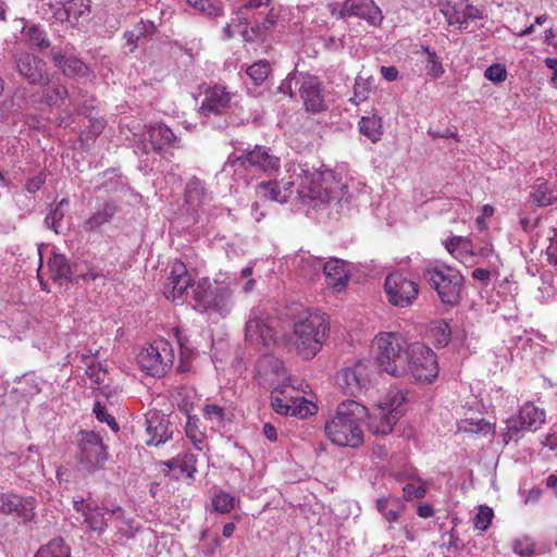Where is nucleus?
Returning <instances> with one entry per match:
<instances>
[{"label":"nucleus","mask_w":557,"mask_h":557,"mask_svg":"<svg viewBox=\"0 0 557 557\" xmlns=\"http://www.w3.org/2000/svg\"><path fill=\"white\" fill-rule=\"evenodd\" d=\"M125 42L123 49L126 53H133L137 48V41L139 39L133 32H126L123 36Z\"/></svg>","instance_id":"nucleus-62"},{"label":"nucleus","mask_w":557,"mask_h":557,"mask_svg":"<svg viewBox=\"0 0 557 557\" xmlns=\"http://www.w3.org/2000/svg\"><path fill=\"white\" fill-rule=\"evenodd\" d=\"M173 361V349L164 338L154 339L141 350V371L150 376H163Z\"/></svg>","instance_id":"nucleus-11"},{"label":"nucleus","mask_w":557,"mask_h":557,"mask_svg":"<svg viewBox=\"0 0 557 557\" xmlns=\"http://www.w3.org/2000/svg\"><path fill=\"white\" fill-rule=\"evenodd\" d=\"M553 235L548 237L549 245L546 248L547 260L550 264H557V231L552 230Z\"/></svg>","instance_id":"nucleus-57"},{"label":"nucleus","mask_w":557,"mask_h":557,"mask_svg":"<svg viewBox=\"0 0 557 557\" xmlns=\"http://www.w3.org/2000/svg\"><path fill=\"white\" fill-rule=\"evenodd\" d=\"M18 73L30 84H41L46 79V63L30 53H23L16 59Z\"/></svg>","instance_id":"nucleus-26"},{"label":"nucleus","mask_w":557,"mask_h":557,"mask_svg":"<svg viewBox=\"0 0 557 557\" xmlns=\"http://www.w3.org/2000/svg\"><path fill=\"white\" fill-rule=\"evenodd\" d=\"M270 73V64L268 61H259L247 69V74L257 84L263 83Z\"/></svg>","instance_id":"nucleus-49"},{"label":"nucleus","mask_w":557,"mask_h":557,"mask_svg":"<svg viewBox=\"0 0 557 557\" xmlns=\"http://www.w3.org/2000/svg\"><path fill=\"white\" fill-rule=\"evenodd\" d=\"M79 451V463L90 473L102 468L108 457L102 438L95 432L81 433Z\"/></svg>","instance_id":"nucleus-14"},{"label":"nucleus","mask_w":557,"mask_h":557,"mask_svg":"<svg viewBox=\"0 0 557 557\" xmlns=\"http://www.w3.org/2000/svg\"><path fill=\"white\" fill-rule=\"evenodd\" d=\"M69 207V200L63 198L54 208H50L45 224L48 228L59 234L62 231V221L65 214V209Z\"/></svg>","instance_id":"nucleus-41"},{"label":"nucleus","mask_w":557,"mask_h":557,"mask_svg":"<svg viewBox=\"0 0 557 557\" xmlns=\"http://www.w3.org/2000/svg\"><path fill=\"white\" fill-rule=\"evenodd\" d=\"M0 513L14 515L24 521H29L35 517V499L16 494H1Z\"/></svg>","instance_id":"nucleus-22"},{"label":"nucleus","mask_w":557,"mask_h":557,"mask_svg":"<svg viewBox=\"0 0 557 557\" xmlns=\"http://www.w3.org/2000/svg\"><path fill=\"white\" fill-rule=\"evenodd\" d=\"M294 263L299 268L300 274L306 278H312L315 274L323 269L321 259L313 256H297Z\"/></svg>","instance_id":"nucleus-42"},{"label":"nucleus","mask_w":557,"mask_h":557,"mask_svg":"<svg viewBox=\"0 0 557 557\" xmlns=\"http://www.w3.org/2000/svg\"><path fill=\"white\" fill-rule=\"evenodd\" d=\"M196 462L197 457L191 453L177 455L176 457L162 462V466L165 467L163 472L171 474L175 479H178L183 474H186L187 478H193L197 471Z\"/></svg>","instance_id":"nucleus-29"},{"label":"nucleus","mask_w":557,"mask_h":557,"mask_svg":"<svg viewBox=\"0 0 557 557\" xmlns=\"http://www.w3.org/2000/svg\"><path fill=\"white\" fill-rule=\"evenodd\" d=\"M299 94L307 111L315 113L326 109L323 86L317 76L300 74Z\"/></svg>","instance_id":"nucleus-17"},{"label":"nucleus","mask_w":557,"mask_h":557,"mask_svg":"<svg viewBox=\"0 0 557 557\" xmlns=\"http://www.w3.org/2000/svg\"><path fill=\"white\" fill-rule=\"evenodd\" d=\"M434 508L429 503H420L417 507V513L420 518L428 519L434 516Z\"/></svg>","instance_id":"nucleus-64"},{"label":"nucleus","mask_w":557,"mask_h":557,"mask_svg":"<svg viewBox=\"0 0 557 557\" xmlns=\"http://www.w3.org/2000/svg\"><path fill=\"white\" fill-rule=\"evenodd\" d=\"M493 511L488 507L481 506L478 513L473 518L474 527L478 530H486L492 522Z\"/></svg>","instance_id":"nucleus-54"},{"label":"nucleus","mask_w":557,"mask_h":557,"mask_svg":"<svg viewBox=\"0 0 557 557\" xmlns=\"http://www.w3.org/2000/svg\"><path fill=\"white\" fill-rule=\"evenodd\" d=\"M458 431L465 433H493L494 426L486 421L481 414L472 413L471 417H466L458 422Z\"/></svg>","instance_id":"nucleus-37"},{"label":"nucleus","mask_w":557,"mask_h":557,"mask_svg":"<svg viewBox=\"0 0 557 557\" xmlns=\"http://www.w3.org/2000/svg\"><path fill=\"white\" fill-rule=\"evenodd\" d=\"M46 182V175L41 172L29 178L26 183V190L30 194L38 191Z\"/></svg>","instance_id":"nucleus-61"},{"label":"nucleus","mask_w":557,"mask_h":557,"mask_svg":"<svg viewBox=\"0 0 557 557\" xmlns=\"http://www.w3.org/2000/svg\"><path fill=\"white\" fill-rule=\"evenodd\" d=\"M441 12L449 25L458 26L459 29L467 28L470 22L483 18L482 12L468 3L467 0H461L454 4H443Z\"/></svg>","instance_id":"nucleus-19"},{"label":"nucleus","mask_w":557,"mask_h":557,"mask_svg":"<svg viewBox=\"0 0 557 557\" xmlns=\"http://www.w3.org/2000/svg\"><path fill=\"white\" fill-rule=\"evenodd\" d=\"M188 5L194 8L199 13L208 16H219L222 11L219 7L214 5L210 0H186Z\"/></svg>","instance_id":"nucleus-51"},{"label":"nucleus","mask_w":557,"mask_h":557,"mask_svg":"<svg viewBox=\"0 0 557 557\" xmlns=\"http://www.w3.org/2000/svg\"><path fill=\"white\" fill-rule=\"evenodd\" d=\"M47 265L49 277L54 283H59L60 285H62L63 282H67L69 280L77 282L79 278L84 281L96 278L94 274H90L91 277H87L86 273L77 274L76 272H73L65 257L60 253L53 252L52 256L48 259Z\"/></svg>","instance_id":"nucleus-24"},{"label":"nucleus","mask_w":557,"mask_h":557,"mask_svg":"<svg viewBox=\"0 0 557 557\" xmlns=\"http://www.w3.org/2000/svg\"><path fill=\"white\" fill-rule=\"evenodd\" d=\"M397 481L404 482L403 502H412L425 497L428 493V482L416 473H403L397 475Z\"/></svg>","instance_id":"nucleus-31"},{"label":"nucleus","mask_w":557,"mask_h":557,"mask_svg":"<svg viewBox=\"0 0 557 557\" xmlns=\"http://www.w3.org/2000/svg\"><path fill=\"white\" fill-rule=\"evenodd\" d=\"M15 389L25 398L33 397L40 393L41 381L35 374L23 375Z\"/></svg>","instance_id":"nucleus-44"},{"label":"nucleus","mask_w":557,"mask_h":557,"mask_svg":"<svg viewBox=\"0 0 557 557\" xmlns=\"http://www.w3.org/2000/svg\"><path fill=\"white\" fill-rule=\"evenodd\" d=\"M246 341L259 348L267 347L274 343V331L265 323L261 311L253 310L245 327Z\"/></svg>","instance_id":"nucleus-20"},{"label":"nucleus","mask_w":557,"mask_h":557,"mask_svg":"<svg viewBox=\"0 0 557 557\" xmlns=\"http://www.w3.org/2000/svg\"><path fill=\"white\" fill-rule=\"evenodd\" d=\"M455 258L463 264L472 263L475 257L474 243L469 237H463Z\"/></svg>","instance_id":"nucleus-48"},{"label":"nucleus","mask_w":557,"mask_h":557,"mask_svg":"<svg viewBox=\"0 0 557 557\" xmlns=\"http://www.w3.org/2000/svg\"><path fill=\"white\" fill-rule=\"evenodd\" d=\"M194 308L199 312L225 318L232 311L233 293L227 286L213 284L201 278L193 288Z\"/></svg>","instance_id":"nucleus-5"},{"label":"nucleus","mask_w":557,"mask_h":557,"mask_svg":"<svg viewBox=\"0 0 557 557\" xmlns=\"http://www.w3.org/2000/svg\"><path fill=\"white\" fill-rule=\"evenodd\" d=\"M513 552L522 557H531L534 554L535 543L529 536L517 539L513 542Z\"/></svg>","instance_id":"nucleus-53"},{"label":"nucleus","mask_w":557,"mask_h":557,"mask_svg":"<svg viewBox=\"0 0 557 557\" xmlns=\"http://www.w3.org/2000/svg\"><path fill=\"white\" fill-rule=\"evenodd\" d=\"M424 281L436 290L444 305L456 306L460 299L463 277L459 271L448 267H430L423 271Z\"/></svg>","instance_id":"nucleus-7"},{"label":"nucleus","mask_w":557,"mask_h":557,"mask_svg":"<svg viewBox=\"0 0 557 557\" xmlns=\"http://www.w3.org/2000/svg\"><path fill=\"white\" fill-rule=\"evenodd\" d=\"M212 200V196L207 191L203 182L199 178H191L185 188V201L191 210L205 209Z\"/></svg>","instance_id":"nucleus-32"},{"label":"nucleus","mask_w":557,"mask_h":557,"mask_svg":"<svg viewBox=\"0 0 557 557\" xmlns=\"http://www.w3.org/2000/svg\"><path fill=\"white\" fill-rule=\"evenodd\" d=\"M74 510L81 515L82 523L89 530L102 533L107 528L104 511L96 504H91L84 498L73 499Z\"/></svg>","instance_id":"nucleus-23"},{"label":"nucleus","mask_w":557,"mask_h":557,"mask_svg":"<svg viewBox=\"0 0 557 557\" xmlns=\"http://www.w3.org/2000/svg\"><path fill=\"white\" fill-rule=\"evenodd\" d=\"M545 411L531 403L524 404L518 416L507 420V431L503 435V441L508 444L510 441L517 442L527 431L535 432L545 422Z\"/></svg>","instance_id":"nucleus-12"},{"label":"nucleus","mask_w":557,"mask_h":557,"mask_svg":"<svg viewBox=\"0 0 557 557\" xmlns=\"http://www.w3.org/2000/svg\"><path fill=\"white\" fill-rule=\"evenodd\" d=\"M329 323L325 313H309L295 323L293 344L304 359L314 357L326 339Z\"/></svg>","instance_id":"nucleus-4"},{"label":"nucleus","mask_w":557,"mask_h":557,"mask_svg":"<svg viewBox=\"0 0 557 557\" xmlns=\"http://www.w3.org/2000/svg\"><path fill=\"white\" fill-rule=\"evenodd\" d=\"M115 212L116 208L113 203L104 202L84 222V230L90 232L98 230L101 225L110 222Z\"/></svg>","instance_id":"nucleus-36"},{"label":"nucleus","mask_w":557,"mask_h":557,"mask_svg":"<svg viewBox=\"0 0 557 557\" xmlns=\"http://www.w3.org/2000/svg\"><path fill=\"white\" fill-rule=\"evenodd\" d=\"M406 394L400 389H391L388 394L380 401L379 408L388 414L399 417L400 408L406 401Z\"/></svg>","instance_id":"nucleus-39"},{"label":"nucleus","mask_w":557,"mask_h":557,"mask_svg":"<svg viewBox=\"0 0 557 557\" xmlns=\"http://www.w3.org/2000/svg\"><path fill=\"white\" fill-rule=\"evenodd\" d=\"M199 418L196 416H188L186 422V435L193 442L197 449H201L200 445L203 442V433L199 430Z\"/></svg>","instance_id":"nucleus-47"},{"label":"nucleus","mask_w":557,"mask_h":557,"mask_svg":"<svg viewBox=\"0 0 557 557\" xmlns=\"http://www.w3.org/2000/svg\"><path fill=\"white\" fill-rule=\"evenodd\" d=\"M323 272L326 277V283L333 289L343 290L349 280V271L346 261L337 258H332L323 264Z\"/></svg>","instance_id":"nucleus-28"},{"label":"nucleus","mask_w":557,"mask_h":557,"mask_svg":"<svg viewBox=\"0 0 557 557\" xmlns=\"http://www.w3.org/2000/svg\"><path fill=\"white\" fill-rule=\"evenodd\" d=\"M300 86V78L297 77L296 74H289L281 84L280 90L281 92L288 94L293 97V86Z\"/></svg>","instance_id":"nucleus-60"},{"label":"nucleus","mask_w":557,"mask_h":557,"mask_svg":"<svg viewBox=\"0 0 557 557\" xmlns=\"http://www.w3.org/2000/svg\"><path fill=\"white\" fill-rule=\"evenodd\" d=\"M86 374L95 384V387L99 389L103 396L108 398L112 396V391L106 384L108 373L104 369H102L100 366H89Z\"/></svg>","instance_id":"nucleus-45"},{"label":"nucleus","mask_w":557,"mask_h":557,"mask_svg":"<svg viewBox=\"0 0 557 557\" xmlns=\"http://www.w3.org/2000/svg\"><path fill=\"white\" fill-rule=\"evenodd\" d=\"M248 166L263 172H272L278 170L280 159L272 154L269 148L256 145L251 150H246L242 156H230L218 177L242 175Z\"/></svg>","instance_id":"nucleus-6"},{"label":"nucleus","mask_w":557,"mask_h":557,"mask_svg":"<svg viewBox=\"0 0 557 557\" xmlns=\"http://www.w3.org/2000/svg\"><path fill=\"white\" fill-rule=\"evenodd\" d=\"M359 131L373 143L380 140L383 134L381 117L375 114L362 116L359 121Z\"/></svg>","instance_id":"nucleus-38"},{"label":"nucleus","mask_w":557,"mask_h":557,"mask_svg":"<svg viewBox=\"0 0 557 557\" xmlns=\"http://www.w3.org/2000/svg\"><path fill=\"white\" fill-rule=\"evenodd\" d=\"M372 370L368 361H358L352 367L344 368L336 373L337 386L349 396H357L371 383Z\"/></svg>","instance_id":"nucleus-13"},{"label":"nucleus","mask_w":557,"mask_h":557,"mask_svg":"<svg viewBox=\"0 0 557 557\" xmlns=\"http://www.w3.org/2000/svg\"><path fill=\"white\" fill-rule=\"evenodd\" d=\"M384 292L392 306L408 308L418 298L419 286L404 272L395 271L386 276Z\"/></svg>","instance_id":"nucleus-10"},{"label":"nucleus","mask_w":557,"mask_h":557,"mask_svg":"<svg viewBox=\"0 0 557 557\" xmlns=\"http://www.w3.org/2000/svg\"><path fill=\"white\" fill-rule=\"evenodd\" d=\"M368 417V409L355 400L341 403L335 413L326 420L325 435L335 445L358 447L363 443V431L360 426Z\"/></svg>","instance_id":"nucleus-2"},{"label":"nucleus","mask_w":557,"mask_h":557,"mask_svg":"<svg viewBox=\"0 0 557 557\" xmlns=\"http://www.w3.org/2000/svg\"><path fill=\"white\" fill-rule=\"evenodd\" d=\"M409 346L398 333L377 334L373 339L372 350L379 368L394 377H405L404 364L407 361Z\"/></svg>","instance_id":"nucleus-3"},{"label":"nucleus","mask_w":557,"mask_h":557,"mask_svg":"<svg viewBox=\"0 0 557 557\" xmlns=\"http://www.w3.org/2000/svg\"><path fill=\"white\" fill-rule=\"evenodd\" d=\"M40 85H42L40 102L49 107H60L69 97L67 88L59 79H50L46 75L45 82Z\"/></svg>","instance_id":"nucleus-33"},{"label":"nucleus","mask_w":557,"mask_h":557,"mask_svg":"<svg viewBox=\"0 0 557 557\" xmlns=\"http://www.w3.org/2000/svg\"><path fill=\"white\" fill-rule=\"evenodd\" d=\"M271 405L275 412L284 416L306 418L313 414L315 407L299 395L293 385H282L273 389Z\"/></svg>","instance_id":"nucleus-9"},{"label":"nucleus","mask_w":557,"mask_h":557,"mask_svg":"<svg viewBox=\"0 0 557 557\" xmlns=\"http://www.w3.org/2000/svg\"><path fill=\"white\" fill-rule=\"evenodd\" d=\"M146 434L147 446L160 447L165 445L173 435L166 416L158 410L148 411L146 413Z\"/></svg>","instance_id":"nucleus-18"},{"label":"nucleus","mask_w":557,"mask_h":557,"mask_svg":"<svg viewBox=\"0 0 557 557\" xmlns=\"http://www.w3.org/2000/svg\"><path fill=\"white\" fill-rule=\"evenodd\" d=\"M531 198L540 206H549L557 200V190L546 182H541L533 187Z\"/></svg>","instance_id":"nucleus-40"},{"label":"nucleus","mask_w":557,"mask_h":557,"mask_svg":"<svg viewBox=\"0 0 557 557\" xmlns=\"http://www.w3.org/2000/svg\"><path fill=\"white\" fill-rule=\"evenodd\" d=\"M232 94L222 85H214L203 91L199 113L203 116L221 115L231 106Z\"/></svg>","instance_id":"nucleus-21"},{"label":"nucleus","mask_w":557,"mask_h":557,"mask_svg":"<svg viewBox=\"0 0 557 557\" xmlns=\"http://www.w3.org/2000/svg\"><path fill=\"white\" fill-rule=\"evenodd\" d=\"M236 502L233 495L224 491H219L211 500L214 510L220 513H228L235 507Z\"/></svg>","instance_id":"nucleus-46"},{"label":"nucleus","mask_w":557,"mask_h":557,"mask_svg":"<svg viewBox=\"0 0 557 557\" xmlns=\"http://www.w3.org/2000/svg\"><path fill=\"white\" fill-rule=\"evenodd\" d=\"M51 57L55 65L69 77H87L90 72L86 64L75 57H66L62 54L60 49L53 48Z\"/></svg>","instance_id":"nucleus-30"},{"label":"nucleus","mask_w":557,"mask_h":557,"mask_svg":"<svg viewBox=\"0 0 557 557\" xmlns=\"http://www.w3.org/2000/svg\"><path fill=\"white\" fill-rule=\"evenodd\" d=\"M369 419V430L373 434L386 435L389 434L393 430V426L397 422L396 414H388L386 411L380 409L379 407L374 410L373 413L368 412Z\"/></svg>","instance_id":"nucleus-34"},{"label":"nucleus","mask_w":557,"mask_h":557,"mask_svg":"<svg viewBox=\"0 0 557 557\" xmlns=\"http://www.w3.org/2000/svg\"><path fill=\"white\" fill-rule=\"evenodd\" d=\"M60 7L53 9V16L57 21L76 22L81 16L87 14L90 10V0H59Z\"/></svg>","instance_id":"nucleus-27"},{"label":"nucleus","mask_w":557,"mask_h":557,"mask_svg":"<svg viewBox=\"0 0 557 557\" xmlns=\"http://www.w3.org/2000/svg\"><path fill=\"white\" fill-rule=\"evenodd\" d=\"M433 334L436 338V342L442 345L446 346L450 338V330L448 324L440 325L437 329L433 330Z\"/></svg>","instance_id":"nucleus-59"},{"label":"nucleus","mask_w":557,"mask_h":557,"mask_svg":"<svg viewBox=\"0 0 557 557\" xmlns=\"http://www.w3.org/2000/svg\"><path fill=\"white\" fill-rule=\"evenodd\" d=\"M338 16L341 18L358 17L371 26H379L383 21L381 9L374 0H345Z\"/></svg>","instance_id":"nucleus-16"},{"label":"nucleus","mask_w":557,"mask_h":557,"mask_svg":"<svg viewBox=\"0 0 557 557\" xmlns=\"http://www.w3.org/2000/svg\"><path fill=\"white\" fill-rule=\"evenodd\" d=\"M203 417L212 424L220 426L225 419V409L214 404H208L203 408Z\"/></svg>","instance_id":"nucleus-52"},{"label":"nucleus","mask_w":557,"mask_h":557,"mask_svg":"<svg viewBox=\"0 0 557 557\" xmlns=\"http://www.w3.org/2000/svg\"><path fill=\"white\" fill-rule=\"evenodd\" d=\"M376 510L384 517L388 522H396L400 513L405 510L406 506L404 502L394 496L380 497L375 502Z\"/></svg>","instance_id":"nucleus-35"},{"label":"nucleus","mask_w":557,"mask_h":557,"mask_svg":"<svg viewBox=\"0 0 557 557\" xmlns=\"http://www.w3.org/2000/svg\"><path fill=\"white\" fill-rule=\"evenodd\" d=\"M405 376H410L418 383H430L438 373L435 354L420 343H413L407 351Z\"/></svg>","instance_id":"nucleus-8"},{"label":"nucleus","mask_w":557,"mask_h":557,"mask_svg":"<svg viewBox=\"0 0 557 557\" xmlns=\"http://www.w3.org/2000/svg\"><path fill=\"white\" fill-rule=\"evenodd\" d=\"M28 40L30 45L37 46V47H47L48 42L45 39V36L41 30H39L37 27H30L27 32Z\"/></svg>","instance_id":"nucleus-58"},{"label":"nucleus","mask_w":557,"mask_h":557,"mask_svg":"<svg viewBox=\"0 0 557 557\" xmlns=\"http://www.w3.org/2000/svg\"><path fill=\"white\" fill-rule=\"evenodd\" d=\"M425 72L426 75L432 78H438L445 73L442 60L436 52L429 53V57L425 60Z\"/></svg>","instance_id":"nucleus-50"},{"label":"nucleus","mask_w":557,"mask_h":557,"mask_svg":"<svg viewBox=\"0 0 557 557\" xmlns=\"http://www.w3.org/2000/svg\"><path fill=\"white\" fill-rule=\"evenodd\" d=\"M475 256L490 259L495 256L494 247L487 238H482L474 244Z\"/></svg>","instance_id":"nucleus-56"},{"label":"nucleus","mask_w":557,"mask_h":557,"mask_svg":"<svg viewBox=\"0 0 557 557\" xmlns=\"http://www.w3.org/2000/svg\"><path fill=\"white\" fill-rule=\"evenodd\" d=\"M484 76L493 83H503L507 78V71L505 66L496 63L485 70Z\"/></svg>","instance_id":"nucleus-55"},{"label":"nucleus","mask_w":557,"mask_h":557,"mask_svg":"<svg viewBox=\"0 0 557 557\" xmlns=\"http://www.w3.org/2000/svg\"><path fill=\"white\" fill-rule=\"evenodd\" d=\"M141 144L144 149L150 145L152 150L159 151L165 146L174 147L176 136L170 127L161 123L150 124L146 127V131L141 134Z\"/></svg>","instance_id":"nucleus-25"},{"label":"nucleus","mask_w":557,"mask_h":557,"mask_svg":"<svg viewBox=\"0 0 557 557\" xmlns=\"http://www.w3.org/2000/svg\"><path fill=\"white\" fill-rule=\"evenodd\" d=\"M35 557H70V548L62 539H53L41 546Z\"/></svg>","instance_id":"nucleus-43"},{"label":"nucleus","mask_w":557,"mask_h":557,"mask_svg":"<svg viewBox=\"0 0 557 557\" xmlns=\"http://www.w3.org/2000/svg\"><path fill=\"white\" fill-rule=\"evenodd\" d=\"M462 236H451L445 242L446 250L454 257L457 250L459 249L460 243L462 242Z\"/></svg>","instance_id":"nucleus-63"},{"label":"nucleus","mask_w":557,"mask_h":557,"mask_svg":"<svg viewBox=\"0 0 557 557\" xmlns=\"http://www.w3.org/2000/svg\"><path fill=\"white\" fill-rule=\"evenodd\" d=\"M189 287H195L190 273L182 261L175 260L163 286L164 297L175 304H183Z\"/></svg>","instance_id":"nucleus-15"},{"label":"nucleus","mask_w":557,"mask_h":557,"mask_svg":"<svg viewBox=\"0 0 557 557\" xmlns=\"http://www.w3.org/2000/svg\"><path fill=\"white\" fill-rule=\"evenodd\" d=\"M287 176L281 182H262L258 185V194L269 200L285 203L296 193L299 201L312 208L327 203L336 199L338 202H348L351 196L348 187L336 180L331 170L319 171L309 169L307 165L294 162L285 165Z\"/></svg>","instance_id":"nucleus-1"}]
</instances>
